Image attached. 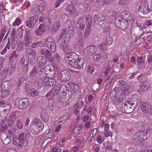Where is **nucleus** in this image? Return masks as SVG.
Listing matches in <instances>:
<instances>
[{"instance_id":"27","label":"nucleus","mask_w":152,"mask_h":152,"mask_svg":"<svg viewBox=\"0 0 152 152\" xmlns=\"http://www.w3.org/2000/svg\"><path fill=\"white\" fill-rule=\"evenodd\" d=\"M11 125L10 124H8V121L6 119L4 120L0 124L1 127L5 129H7L8 126H11Z\"/></svg>"},{"instance_id":"58","label":"nucleus","mask_w":152,"mask_h":152,"mask_svg":"<svg viewBox=\"0 0 152 152\" xmlns=\"http://www.w3.org/2000/svg\"><path fill=\"white\" fill-rule=\"evenodd\" d=\"M41 54L43 55H44L45 58H48V49L45 50H41L40 52Z\"/></svg>"},{"instance_id":"20","label":"nucleus","mask_w":152,"mask_h":152,"mask_svg":"<svg viewBox=\"0 0 152 152\" xmlns=\"http://www.w3.org/2000/svg\"><path fill=\"white\" fill-rule=\"evenodd\" d=\"M123 98L120 96L117 97L115 98L112 100L114 105L117 107L123 101Z\"/></svg>"},{"instance_id":"12","label":"nucleus","mask_w":152,"mask_h":152,"mask_svg":"<svg viewBox=\"0 0 152 152\" xmlns=\"http://www.w3.org/2000/svg\"><path fill=\"white\" fill-rule=\"evenodd\" d=\"M47 30V26L45 24H41L38 28L37 29L35 32L38 36L40 35L42 33H44Z\"/></svg>"},{"instance_id":"3","label":"nucleus","mask_w":152,"mask_h":152,"mask_svg":"<svg viewBox=\"0 0 152 152\" xmlns=\"http://www.w3.org/2000/svg\"><path fill=\"white\" fill-rule=\"evenodd\" d=\"M65 60L68 63H72L74 61L79 59V55L73 52H67L64 56Z\"/></svg>"},{"instance_id":"23","label":"nucleus","mask_w":152,"mask_h":152,"mask_svg":"<svg viewBox=\"0 0 152 152\" xmlns=\"http://www.w3.org/2000/svg\"><path fill=\"white\" fill-rule=\"evenodd\" d=\"M21 62H22L23 65L24 66V70L27 71V65L28 64L29 62V58L27 57L26 58L23 57L21 60Z\"/></svg>"},{"instance_id":"32","label":"nucleus","mask_w":152,"mask_h":152,"mask_svg":"<svg viewBox=\"0 0 152 152\" xmlns=\"http://www.w3.org/2000/svg\"><path fill=\"white\" fill-rule=\"evenodd\" d=\"M86 20L87 26H91L92 23L91 16L90 15H87L86 17Z\"/></svg>"},{"instance_id":"40","label":"nucleus","mask_w":152,"mask_h":152,"mask_svg":"<svg viewBox=\"0 0 152 152\" xmlns=\"http://www.w3.org/2000/svg\"><path fill=\"white\" fill-rule=\"evenodd\" d=\"M58 80L61 82H65L66 81H69L70 78L69 77L67 78L66 77H58Z\"/></svg>"},{"instance_id":"49","label":"nucleus","mask_w":152,"mask_h":152,"mask_svg":"<svg viewBox=\"0 0 152 152\" xmlns=\"http://www.w3.org/2000/svg\"><path fill=\"white\" fill-rule=\"evenodd\" d=\"M118 109L119 111H121L122 113H130V112H129V110H128L126 107H122L121 106V107L119 108Z\"/></svg>"},{"instance_id":"11","label":"nucleus","mask_w":152,"mask_h":152,"mask_svg":"<svg viewBox=\"0 0 152 152\" xmlns=\"http://www.w3.org/2000/svg\"><path fill=\"white\" fill-rule=\"evenodd\" d=\"M129 85L124 87H121V88L119 90L120 95L122 96H126L129 94Z\"/></svg>"},{"instance_id":"31","label":"nucleus","mask_w":152,"mask_h":152,"mask_svg":"<svg viewBox=\"0 0 152 152\" xmlns=\"http://www.w3.org/2000/svg\"><path fill=\"white\" fill-rule=\"evenodd\" d=\"M23 42H19L16 48V50L18 52H21L23 50Z\"/></svg>"},{"instance_id":"2","label":"nucleus","mask_w":152,"mask_h":152,"mask_svg":"<svg viewBox=\"0 0 152 152\" xmlns=\"http://www.w3.org/2000/svg\"><path fill=\"white\" fill-rule=\"evenodd\" d=\"M150 129L147 128L144 129V131H141L140 132H137L134 136V141L137 142H140L142 141V139L143 140H146L150 137Z\"/></svg>"},{"instance_id":"35","label":"nucleus","mask_w":152,"mask_h":152,"mask_svg":"<svg viewBox=\"0 0 152 152\" xmlns=\"http://www.w3.org/2000/svg\"><path fill=\"white\" fill-rule=\"evenodd\" d=\"M130 13L127 12L126 11L123 12V14H122V16L123 17L121 18V19L126 20L127 21V19L128 17L129 16Z\"/></svg>"},{"instance_id":"17","label":"nucleus","mask_w":152,"mask_h":152,"mask_svg":"<svg viewBox=\"0 0 152 152\" xmlns=\"http://www.w3.org/2000/svg\"><path fill=\"white\" fill-rule=\"evenodd\" d=\"M87 53L91 55L94 54L97 51L96 49L94 46L90 45L88 46L86 48Z\"/></svg>"},{"instance_id":"34","label":"nucleus","mask_w":152,"mask_h":152,"mask_svg":"<svg viewBox=\"0 0 152 152\" xmlns=\"http://www.w3.org/2000/svg\"><path fill=\"white\" fill-rule=\"evenodd\" d=\"M83 125L82 124L75 126L74 129L75 132L77 134L79 133L80 131L83 128Z\"/></svg>"},{"instance_id":"28","label":"nucleus","mask_w":152,"mask_h":152,"mask_svg":"<svg viewBox=\"0 0 152 152\" xmlns=\"http://www.w3.org/2000/svg\"><path fill=\"white\" fill-rule=\"evenodd\" d=\"M66 10L72 14L75 13L76 12L75 8L72 5H69L67 6Z\"/></svg>"},{"instance_id":"44","label":"nucleus","mask_w":152,"mask_h":152,"mask_svg":"<svg viewBox=\"0 0 152 152\" xmlns=\"http://www.w3.org/2000/svg\"><path fill=\"white\" fill-rule=\"evenodd\" d=\"M78 44L79 46L80 47H83V46L84 42L83 38L82 37V36L79 38L78 41Z\"/></svg>"},{"instance_id":"29","label":"nucleus","mask_w":152,"mask_h":152,"mask_svg":"<svg viewBox=\"0 0 152 152\" xmlns=\"http://www.w3.org/2000/svg\"><path fill=\"white\" fill-rule=\"evenodd\" d=\"M91 26H87V27L86 28L85 32L83 35V38L85 39H87L91 31Z\"/></svg>"},{"instance_id":"26","label":"nucleus","mask_w":152,"mask_h":152,"mask_svg":"<svg viewBox=\"0 0 152 152\" xmlns=\"http://www.w3.org/2000/svg\"><path fill=\"white\" fill-rule=\"evenodd\" d=\"M66 41H64V40L63 41H62L60 43V48L62 49L64 52H66L67 50L68 46L67 45Z\"/></svg>"},{"instance_id":"47","label":"nucleus","mask_w":152,"mask_h":152,"mask_svg":"<svg viewBox=\"0 0 152 152\" xmlns=\"http://www.w3.org/2000/svg\"><path fill=\"white\" fill-rule=\"evenodd\" d=\"M43 58V57L42 56H40L39 57L37 60L38 63L41 62L42 64H46V61H44Z\"/></svg>"},{"instance_id":"6","label":"nucleus","mask_w":152,"mask_h":152,"mask_svg":"<svg viewBox=\"0 0 152 152\" xmlns=\"http://www.w3.org/2000/svg\"><path fill=\"white\" fill-rule=\"evenodd\" d=\"M38 20V18L36 16L28 18L26 22V26L31 29H33L35 27Z\"/></svg>"},{"instance_id":"53","label":"nucleus","mask_w":152,"mask_h":152,"mask_svg":"<svg viewBox=\"0 0 152 152\" xmlns=\"http://www.w3.org/2000/svg\"><path fill=\"white\" fill-rule=\"evenodd\" d=\"M145 60V58L143 57H139L137 59V63L139 64H143Z\"/></svg>"},{"instance_id":"64","label":"nucleus","mask_w":152,"mask_h":152,"mask_svg":"<svg viewBox=\"0 0 152 152\" xmlns=\"http://www.w3.org/2000/svg\"><path fill=\"white\" fill-rule=\"evenodd\" d=\"M152 23L151 22V20H149L147 21L145 23V25H144V27H147L149 26H150L152 25Z\"/></svg>"},{"instance_id":"60","label":"nucleus","mask_w":152,"mask_h":152,"mask_svg":"<svg viewBox=\"0 0 152 152\" xmlns=\"http://www.w3.org/2000/svg\"><path fill=\"white\" fill-rule=\"evenodd\" d=\"M138 96L137 94H134L132 95V100L133 101L135 102L137 101V102L138 101Z\"/></svg>"},{"instance_id":"55","label":"nucleus","mask_w":152,"mask_h":152,"mask_svg":"<svg viewBox=\"0 0 152 152\" xmlns=\"http://www.w3.org/2000/svg\"><path fill=\"white\" fill-rule=\"evenodd\" d=\"M110 27L109 26H107L104 27L103 30V32L104 33H109V31L110 30Z\"/></svg>"},{"instance_id":"62","label":"nucleus","mask_w":152,"mask_h":152,"mask_svg":"<svg viewBox=\"0 0 152 152\" xmlns=\"http://www.w3.org/2000/svg\"><path fill=\"white\" fill-rule=\"evenodd\" d=\"M91 125V123L87 121L85 124L84 128L86 130H88L89 128Z\"/></svg>"},{"instance_id":"16","label":"nucleus","mask_w":152,"mask_h":152,"mask_svg":"<svg viewBox=\"0 0 152 152\" xmlns=\"http://www.w3.org/2000/svg\"><path fill=\"white\" fill-rule=\"evenodd\" d=\"M68 84L72 88L73 91L75 93H76L79 90L80 87L77 84L72 82H70L68 83Z\"/></svg>"},{"instance_id":"1","label":"nucleus","mask_w":152,"mask_h":152,"mask_svg":"<svg viewBox=\"0 0 152 152\" xmlns=\"http://www.w3.org/2000/svg\"><path fill=\"white\" fill-rule=\"evenodd\" d=\"M43 128V124L40 120L36 118L31 122L30 129L32 133L36 134L41 132Z\"/></svg>"},{"instance_id":"48","label":"nucleus","mask_w":152,"mask_h":152,"mask_svg":"<svg viewBox=\"0 0 152 152\" xmlns=\"http://www.w3.org/2000/svg\"><path fill=\"white\" fill-rule=\"evenodd\" d=\"M55 72V70L54 69V68L53 67H52L51 68H50L49 69V71H48V75L53 76L54 75Z\"/></svg>"},{"instance_id":"39","label":"nucleus","mask_w":152,"mask_h":152,"mask_svg":"<svg viewBox=\"0 0 152 152\" xmlns=\"http://www.w3.org/2000/svg\"><path fill=\"white\" fill-rule=\"evenodd\" d=\"M56 84V81L54 79L50 78L48 79V85L50 86L55 85Z\"/></svg>"},{"instance_id":"50","label":"nucleus","mask_w":152,"mask_h":152,"mask_svg":"<svg viewBox=\"0 0 152 152\" xmlns=\"http://www.w3.org/2000/svg\"><path fill=\"white\" fill-rule=\"evenodd\" d=\"M100 55L99 54L95 55L93 56V59L94 61H99L100 60Z\"/></svg>"},{"instance_id":"42","label":"nucleus","mask_w":152,"mask_h":152,"mask_svg":"<svg viewBox=\"0 0 152 152\" xmlns=\"http://www.w3.org/2000/svg\"><path fill=\"white\" fill-rule=\"evenodd\" d=\"M119 86H120V87H124L127 86L129 85L128 83L124 80H121L118 81Z\"/></svg>"},{"instance_id":"4","label":"nucleus","mask_w":152,"mask_h":152,"mask_svg":"<svg viewBox=\"0 0 152 152\" xmlns=\"http://www.w3.org/2000/svg\"><path fill=\"white\" fill-rule=\"evenodd\" d=\"M121 19V18L119 17L116 18L114 20L115 23L117 27L122 30H124L128 27V22Z\"/></svg>"},{"instance_id":"14","label":"nucleus","mask_w":152,"mask_h":152,"mask_svg":"<svg viewBox=\"0 0 152 152\" xmlns=\"http://www.w3.org/2000/svg\"><path fill=\"white\" fill-rule=\"evenodd\" d=\"M75 34V31L72 29L68 31L65 34V36L64 38V41H66L67 42H69L71 37L72 36H73Z\"/></svg>"},{"instance_id":"59","label":"nucleus","mask_w":152,"mask_h":152,"mask_svg":"<svg viewBox=\"0 0 152 152\" xmlns=\"http://www.w3.org/2000/svg\"><path fill=\"white\" fill-rule=\"evenodd\" d=\"M104 19H105V18L104 17L101 16L99 17L96 19L95 22L96 23H98L99 24V23H100V22H102Z\"/></svg>"},{"instance_id":"21","label":"nucleus","mask_w":152,"mask_h":152,"mask_svg":"<svg viewBox=\"0 0 152 152\" xmlns=\"http://www.w3.org/2000/svg\"><path fill=\"white\" fill-rule=\"evenodd\" d=\"M105 42H106V46L110 45L112 43L113 39L109 33H107L105 35Z\"/></svg>"},{"instance_id":"8","label":"nucleus","mask_w":152,"mask_h":152,"mask_svg":"<svg viewBox=\"0 0 152 152\" xmlns=\"http://www.w3.org/2000/svg\"><path fill=\"white\" fill-rule=\"evenodd\" d=\"M139 79L141 83L143 84L140 86V90L142 92L147 91L150 87L151 84L149 82H145L143 80L144 77H139Z\"/></svg>"},{"instance_id":"10","label":"nucleus","mask_w":152,"mask_h":152,"mask_svg":"<svg viewBox=\"0 0 152 152\" xmlns=\"http://www.w3.org/2000/svg\"><path fill=\"white\" fill-rule=\"evenodd\" d=\"M51 39V40L50 42V44H48V48L50 50V51L48 50V56L51 55L50 51L52 53L55 52L56 49V43L53 39H52L51 37H48V40Z\"/></svg>"},{"instance_id":"52","label":"nucleus","mask_w":152,"mask_h":152,"mask_svg":"<svg viewBox=\"0 0 152 152\" xmlns=\"http://www.w3.org/2000/svg\"><path fill=\"white\" fill-rule=\"evenodd\" d=\"M108 23V21L105 18V19H104V20L102 22H100V23H99V25L102 27L103 26L106 24Z\"/></svg>"},{"instance_id":"51","label":"nucleus","mask_w":152,"mask_h":152,"mask_svg":"<svg viewBox=\"0 0 152 152\" xmlns=\"http://www.w3.org/2000/svg\"><path fill=\"white\" fill-rule=\"evenodd\" d=\"M61 76H69L70 74L69 72L66 70H64L61 72Z\"/></svg>"},{"instance_id":"56","label":"nucleus","mask_w":152,"mask_h":152,"mask_svg":"<svg viewBox=\"0 0 152 152\" xmlns=\"http://www.w3.org/2000/svg\"><path fill=\"white\" fill-rule=\"evenodd\" d=\"M18 55L17 54L15 50L14 51L12 54L11 56L10 57L11 60L13 59L14 58L15 59L18 56Z\"/></svg>"},{"instance_id":"37","label":"nucleus","mask_w":152,"mask_h":152,"mask_svg":"<svg viewBox=\"0 0 152 152\" xmlns=\"http://www.w3.org/2000/svg\"><path fill=\"white\" fill-rule=\"evenodd\" d=\"M79 23V24L78 27V30L80 31L84 30L85 26L84 23L83 22H80V20H79L77 22V24H78Z\"/></svg>"},{"instance_id":"24","label":"nucleus","mask_w":152,"mask_h":152,"mask_svg":"<svg viewBox=\"0 0 152 152\" xmlns=\"http://www.w3.org/2000/svg\"><path fill=\"white\" fill-rule=\"evenodd\" d=\"M60 25V24L59 23H57L54 24L52 28L51 29V34H53L55 33L58 30Z\"/></svg>"},{"instance_id":"57","label":"nucleus","mask_w":152,"mask_h":152,"mask_svg":"<svg viewBox=\"0 0 152 152\" xmlns=\"http://www.w3.org/2000/svg\"><path fill=\"white\" fill-rule=\"evenodd\" d=\"M127 3V0H120L118 1V4L120 5H126Z\"/></svg>"},{"instance_id":"22","label":"nucleus","mask_w":152,"mask_h":152,"mask_svg":"<svg viewBox=\"0 0 152 152\" xmlns=\"http://www.w3.org/2000/svg\"><path fill=\"white\" fill-rule=\"evenodd\" d=\"M41 117L43 121L45 122H47L48 114L47 113V110L46 109L42 108L41 113Z\"/></svg>"},{"instance_id":"13","label":"nucleus","mask_w":152,"mask_h":152,"mask_svg":"<svg viewBox=\"0 0 152 152\" xmlns=\"http://www.w3.org/2000/svg\"><path fill=\"white\" fill-rule=\"evenodd\" d=\"M134 104V103H133L132 102L130 103V102L128 100L125 102V103H122L121 104V107H126L128 110V109H129L130 110L129 111L130 113L133 110L134 108H132V106H133Z\"/></svg>"},{"instance_id":"25","label":"nucleus","mask_w":152,"mask_h":152,"mask_svg":"<svg viewBox=\"0 0 152 152\" xmlns=\"http://www.w3.org/2000/svg\"><path fill=\"white\" fill-rule=\"evenodd\" d=\"M25 53L28 55H32L34 57H35L36 56L35 50L30 48H27L26 50Z\"/></svg>"},{"instance_id":"7","label":"nucleus","mask_w":152,"mask_h":152,"mask_svg":"<svg viewBox=\"0 0 152 152\" xmlns=\"http://www.w3.org/2000/svg\"><path fill=\"white\" fill-rule=\"evenodd\" d=\"M29 104V100L27 98H24L20 99L17 104L19 109H23L27 108Z\"/></svg>"},{"instance_id":"43","label":"nucleus","mask_w":152,"mask_h":152,"mask_svg":"<svg viewBox=\"0 0 152 152\" xmlns=\"http://www.w3.org/2000/svg\"><path fill=\"white\" fill-rule=\"evenodd\" d=\"M21 22L20 18H16L15 21L13 23L12 25L13 26H18L21 23Z\"/></svg>"},{"instance_id":"19","label":"nucleus","mask_w":152,"mask_h":152,"mask_svg":"<svg viewBox=\"0 0 152 152\" xmlns=\"http://www.w3.org/2000/svg\"><path fill=\"white\" fill-rule=\"evenodd\" d=\"M56 89H57L58 90L59 89L61 91L63 90V91L62 92V93L60 94L61 96L62 97H63L64 98H67V93L65 92V91H64V90H66V88L65 86L62 87L60 86H59L57 87V88H56Z\"/></svg>"},{"instance_id":"30","label":"nucleus","mask_w":152,"mask_h":152,"mask_svg":"<svg viewBox=\"0 0 152 152\" xmlns=\"http://www.w3.org/2000/svg\"><path fill=\"white\" fill-rule=\"evenodd\" d=\"M145 6L143 8L142 12L144 14H146L151 12L152 9L148 7V5L145 4Z\"/></svg>"},{"instance_id":"54","label":"nucleus","mask_w":152,"mask_h":152,"mask_svg":"<svg viewBox=\"0 0 152 152\" xmlns=\"http://www.w3.org/2000/svg\"><path fill=\"white\" fill-rule=\"evenodd\" d=\"M41 43V42L40 41H38L36 43H33L31 45V47L32 48H34L37 47H39Z\"/></svg>"},{"instance_id":"18","label":"nucleus","mask_w":152,"mask_h":152,"mask_svg":"<svg viewBox=\"0 0 152 152\" xmlns=\"http://www.w3.org/2000/svg\"><path fill=\"white\" fill-rule=\"evenodd\" d=\"M118 91L119 90L118 89V88L115 87L111 91L110 94V96L112 100L118 96V95H117V94H118Z\"/></svg>"},{"instance_id":"36","label":"nucleus","mask_w":152,"mask_h":152,"mask_svg":"<svg viewBox=\"0 0 152 152\" xmlns=\"http://www.w3.org/2000/svg\"><path fill=\"white\" fill-rule=\"evenodd\" d=\"M18 139V140H19V142L22 141L23 140L26 139V136L24 133L22 132L19 135Z\"/></svg>"},{"instance_id":"33","label":"nucleus","mask_w":152,"mask_h":152,"mask_svg":"<svg viewBox=\"0 0 152 152\" xmlns=\"http://www.w3.org/2000/svg\"><path fill=\"white\" fill-rule=\"evenodd\" d=\"M7 29V27L6 26H4L2 28L0 35V39L2 40L4 35Z\"/></svg>"},{"instance_id":"61","label":"nucleus","mask_w":152,"mask_h":152,"mask_svg":"<svg viewBox=\"0 0 152 152\" xmlns=\"http://www.w3.org/2000/svg\"><path fill=\"white\" fill-rule=\"evenodd\" d=\"M16 126L19 129H21L23 128V126L19 121H17L16 122Z\"/></svg>"},{"instance_id":"9","label":"nucleus","mask_w":152,"mask_h":152,"mask_svg":"<svg viewBox=\"0 0 152 152\" xmlns=\"http://www.w3.org/2000/svg\"><path fill=\"white\" fill-rule=\"evenodd\" d=\"M85 61L84 58L77 59L71 63V65L75 68L80 69L83 67Z\"/></svg>"},{"instance_id":"38","label":"nucleus","mask_w":152,"mask_h":152,"mask_svg":"<svg viewBox=\"0 0 152 152\" xmlns=\"http://www.w3.org/2000/svg\"><path fill=\"white\" fill-rule=\"evenodd\" d=\"M10 92L9 91L7 90L4 91L1 95V99H4L7 97L10 94Z\"/></svg>"},{"instance_id":"5","label":"nucleus","mask_w":152,"mask_h":152,"mask_svg":"<svg viewBox=\"0 0 152 152\" xmlns=\"http://www.w3.org/2000/svg\"><path fill=\"white\" fill-rule=\"evenodd\" d=\"M141 109L144 113L151 114L152 113V105L149 103L142 101L140 103Z\"/></svg>"},{"instance_id":"15","label":"nucleus","mask_w":152,"mask_h":152,"mask_svg":"<svg viewBox=\"0 0 152 152\" xmlns=\"http://www.w3.org/2000/svg\"><path fill=\"white\" fill-rule=\"evenodd\" d=\"M29 34V32H27L25 35L24 44L27 47L29 46L32 42L31 38Z\"/></svg>"},{"instance_id":"41","label":"nucleus","mask_w":152,"mask_h":152,"mask_svg":"<svg viewBox=\"0 0 152 152\" xmlns=\"http://www.w3.org/2000/svg\"><path fill=\"white\" fill-rule=\"evenodd\" d=\"M3 143L5 145L9 144L11 141V138L9 136L7 137L2 140Z\"/></svg>"},{"instance_id":"63","label":"nucleus","mask_w":152,"mask_h":152,"mask_svg":"<svg viewBox=\"0 0 152 152\" xmlns=\"http://www.w3.org/2000/svg\"><path fill=\"white\" fill-rule=\"evenodd\" d=\"M97 132V129H94L91 131L90 136H91V137L95 136Z\"/></svg>"},{"instance_id":"45","label":"nucleus","mask_w":152,"mask_h":152,"mask_svg":"<svg viewBox=\"0 0 152 152\" xmlns=\"http://www.w3.org/2000/svg\"><path fill=\"white\" fill-rule=\"evenodd\" d=\"M16 115L15 113L14 112L12 113L10 115V118L9 119L10 121H11L13 122V123L15 121L16 119Z\"/></svg>"},{"instance_id":"46","label":"nucleus","mask_w":152,"mask_h":152,"mask_svg":"<svg viewBox=\"0 0 152 152\" xmlns=\"http://www.w3.org/2000/svg\"><path fill=\"white\" fill-rule=\"evenodd\" d=\"M16 60H15L12 61L10 70L12 72L15 69V67L16 66Z\"/></svg>"}]
</instances>
